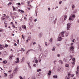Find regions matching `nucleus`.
Returning <instances> with one entry per match:
<instances>
[{
	"label": "nucleus",
	"mask_w": 79,
	"mask_h": 79,
	"mask_svg": "<svg viewBox=\"0 0 79 79\" xmlns=\"http://www.w3.org/2000/svg\"><path fill=\"white\" fill-rule=\"evenodd\" d=\"M76 16H75V15L72 14L70 16L69 18V20H71L72 21H73L74 20V18H75Z\"/></svg>",
	"instance_id": "obj_1"
},
{
	"label": "nucleus",
	"mask_w": 79,
	"mask_h": 79,
	"mask_svg": "<svg viewBox=\"0 0 79 79\" xmlns=\"http://www.w3.org/2000/svg\"><path fill=\"white\" fill-rule=\"evenodd\" d=\"M71 29V23H69L67 24V30H70Z\"/></svg>",
	"instance_id": "obj_2"
},
{
	"label": "nucleus",
	"mask_w": 79,
	"mask_h": 79,
	"mask_svg": "<svg viewBox=\"0 0 79 79\" xmlns=\"http://www.w3.org/2000/svg\"><path fill=\"white\" fill-rule=\"evenodd\" d=\"M74 44L73 43H72L70 44V50H74Z\"/></svg>",
	"instance_id": "obj_3"
},
{
	"label": "nucleus",
	"mask_w": 79,
	"mask_h": 79,
	"mask_svg": "<svg viewBox=\"0 0 79 79\" xmlns=\"http://www.w3.org/2000/svg\"><path fill=\"white\" fill-rule=\"evenodd\" d=\"M65 33H66V31H62L60 32V34H61V35H61L62 37H64V34H65Z\"/></svg>",
	"instance_id": "obj_4"
},
{
	"label": "nucleus",
	"mask_w": 79,
	"mask_h": 79,
	"mask_svg": "<svg viewBox=\"0 0 79 79\" xmlns=\"http://www.w3.org/2000/svg\"><path fill=\"white\" fill-rule=\"evenodd\" d=\"M31 36H29L27 38V40L26 41V42L27 43L28 42H29L30 40H31Z\"/></svg>",
	"instance_id": "obj_5"
},
{
	"label": "nucleus",
	"mask_w": 79,
	"mask_h": 79,
	"mask_svg": "<svg viewBox=\"0 0 79 79\" xmlns=\"http://www.w3.org/2000/svg\"><path fill=\"white\" fill-rule=\"evenodd\" d=\"M16 61H15V63L16 64V63H19V58H16Z\"/></svg>",
	"instance_id": "obj_6"
},
{
	"label": "nucleus",
	"mask_w": 79,
	"mask_h": 79,
	"mask_svg": "<svg viewBox=\"0 0 79 79\" xmlns=\"http://www.w3.org/2000/svg\"><path fill=\"white\" fill-rule=\"evenodd\" d=\"M51 74H52V70H50L48 73V76H50L51 75Z\"/></svg>",
	"instance_id": "obj_7"
},
{
	"label": "nucleus",
	"mask_w": 79,
	"mask_h": 79,
	"mask_svg": "<svg viewBox=\"0 0 79 79\" xmlns=\"http://www.w3.org/2000/svg\"><path fill=\"white\" fill-rule=\"evenodd\" d=\"M63 39V38H61V36H60L57 39V40L58 41H61V40H62Z\"/></svg>",
	"instance_id": "obj_8"
},
{
	"label": "nucleus",
	"mask_w": 79,
	"mask_h": 79,
	"mask_svg": "<svg viewBox=\"0 0 79 79\" xmlns=\"http://www.w3.org/2000/svg\"><path fill=\"white\" fill-rule=\"evenodd\" d=\"M13 74H11L9 76V79H12V78H13Z\"/></svg>",
	"instance_id": "obj_9"
},
{
	"label": "nucleus",
	"mask_w": 79,
	"mask_h": 79,
	"mask_svg": "<svg viewBox=\"0 0 79 79\" xmlns=\"http://www.w3.org/2000/svg\"><path fill=\"white\" fill-rule=\"evenodd\" d=\"M39 38H41L42 36V33H40L39 34Z\"/></svg>",
	"instance_id": "obj_10"
},
{
	"label": "nucleus",
	"mask_w": 79,
	"mask_h": 79,
	"mask_svg": "<svg viewBox=\"0 0 79 79\" xmlns=\"http://www.w3.org/2000/svg\"><path fill=\"white\" fill-rule=\"evenodd\" d=\"M55 48H56V47L55 46H54L53 47V48L52 49V51L54 52L55 50Z\"/></svg>",
	"instance_id": "obj_11"
},
{
	"label": "nucleus",
	"mask_w": 79,
	"mask_h": 79,
	"mask_svg": "<svg viewBox=\"0 0 79 79\" xmlns=\"http://www.w3.org/2000/svg\"><path fill=\"white\" fill-rule=\"evenodd\" d=\"M76 75L78 76L79 75V70H77V71H76Z\"/></svg>",
	"instance_id": "obj_12"
},
{
	"label": "nucleus",
	"mask_w": 79,
	"mask_h": 79,
	"mask_svg": "<svg viewBox=\"0 0 79 79\" xmlns=\"http://www.w3.org/2000/svg\"><path fill=\"white\" fill-rule=\"evenodd\" d=\"M70 52L71 53H74L75 52L74 50H71V49L70 50Z\"/></svg>",
	"instance_id": "obj_13"
},
{
	"label": "nucleus",
	"mask_w": 79,
	"mask_h": 79,
	"mask_svg": "<svg viewBox=\"0 0 79 79\" xmlns=\"http://www.w3.org/2000/svg\"><path fill=\"white\" fill-rule=\"evenodd\" d=\"M22 27L23 28V29H24L26 30V26L24 25H22Z\"/></svg>",
	"instance_id": "obj_14"
},
{
	"label": "nucleus",
	"mask_w": 79,
	"mask_h": 79,
	"mask_svg": "<svg viewBox=\"0 0 79 79\" xmlns=\"http://www.w3.org/2000/svg\"><path fill=\"white\" fill-rule=\"evenodd\" d=\"M37 57H34V60H33L32 62H33V63H34V62H35V61L36 60H37Z\"/></svg>",
	"instance_id": "obj_15"
},
{
	"label": "nucleus",
	"mask_w": 79,
	"mask_h": 79,
	"mask_svg": "<svg viewBox=\"0 0 79 79\" xmlns=\"http://www.w3.org/2000/svg\"><path fill=\"white\" fill-rule=\"evenodd\" d=\"M59 62L60 63V64H63V61L62 60H60L59 61Z\"/></svg>",
	"instance_id": "obj_16"
},
{
	"label": "nucleus",
	"mask_w": 79,
	"mask_h": 79,
	"mask_svg": "<svg viewBox=\"0 0 79 79\" xmlns=\"http://www.w3.org/2000/svg\"><path fill=\"white\" fill-rule=\"evenodd\" d=\"M28 66L29 68L30 69H32V67H31V65H30V64H28Z\"/></svg>",
	"instance_id": "obj_17"
},
{
	"label": "nucleus",
	"mask_w": 79,
	"mask_h": 79,
	"mask_svg": "<svg viewBox=\"0 0 79 79\" xmlns=\"http://www.w3.org/2000/svg\"><path fill=\"white\" fill-rule=\"evenodd\" d=\"M21 51L22 52H24V51H25V50L23 48H22L21 49Z\"/></svg>",
	"instance_id": "obj_18"
},
{
	"label": "nucleus",
	"mask_w": 79,
	"mask_h": 79,
	"mask_svg": "<svg viewBox=\"0 0 79 79\" xmlns=\"http://www.w3.org/2000/svg\"><path fill=\"white\" fill-rule=\"evenodd\" d=\"M53 77L54 78H55V79H57V78L58 77L56 75L53 76Z\"/></svg>",
	"instance_id": "obj_19"
},
{
	"label": "nucleus",
	"mask_w": 79,
	"mask_h": 79,
	"mask_svg": "<svg viewBox=\"0 0 79 79\" xmlns=\"http://www.w3.org/2000/svg\"><path fill=\"white\" fill-rule=\"evenodd\" d=\"M3 29L2 28H0V32H3Z\"/></svg>",
	"instance_id": "obj_20"
},
{
	"label": "nucleus",
	"mask_w": 79,
	"mask_h": 79,
	"mask_svg": "<svg viewBox=\"0 0 79 79\" xmlns=\"http://www.w3.org/2000/svg\"><path fill=\"white\" fill-rule=\"evenodd\" d=\"M12 7L13 8V11H16V8L13 6H12Z\"/></svg>",
	"instance_id": "obj_21"
},
{
	"label": "nucleus",
	"mask_w": 79,
	"mask_h": 79,
	"mask_svg": "<svg viewBox=\"0 0 79 79\" xmlns=\"http://www.w3.org/2000/svg\"><path fill=\"white\" fill-rule=\"evenodd\" d=\"M7 63V61L6 60H4L3 61V63L4 64H6Z\"/></svg>",
	"instance_id": "obj_22"
},
{
	"label": "nucleus",
	"mask_w": 79,
	"mask_h": 79,
	"mask_svg": "<svg viewBox=\"0 0 79 79\" xmlns=\"http://www.w3.org/2000/svg\"><path fill=\"white\" fill-rule=\"evenodd\" d=\"M13 56H10V57H9V59L10 60H11L12 59H13Z\"/></svg>",
	"instance_id": "obj_23"
},
{
	"label": "nucleus",
	"mask_w": 79,
	"mask_h": 79,
	"mask_svg": "<svg viewBox=\"0 0 79 79\" xmlns=\"http://www.w3.org/2000/svg\"><path fill=\"white\" fill-rule=\"evenodd\" d=\"M32 79H35V76H33L32 77Z\"/></svg>",
	"instance_id": "obj_24"
},
{
	"label": "nucleus",
	"mask_w": 79,
	"mask_h": 79,
	"mask_svg": "<svg viewBox=\"0 0 79 79\" xmlns=\"http://www.w3.org/2000/svg\"><path fill=\"white\" fill-rule=\"evenodd\" d=\"M41 71V69H37V72H39V71Z\"/></svg>",
	"instance_id": "obj_25"
},
{
	"label": "nucleus",
	"mask_w": 79,
	"mask_h": 79,
	"mask_svg": "<svg viewBox=\"0 0 79 79\" xmlns=\"http://www.w3.org/2000/svg\"><path fill=\"white\" fill-rule=\"evenodd\" d=\"M67 18V16L65 15L64 16V20H66V19Z\"/></svg>",
	"instance_id": "obj_26"
},
{
	"label": "nucleus",
	"mask_w": 79,
	"mask_h": 79,
	"mask_svg": "<svg viewBox=\"0 0 79 79\" xmlns=\"http://www.w3.org/2000/svg\"><path fill=\"white\" fill-rule=\"evenodd\" d=\"M35 63H36V64L38 63V60H35Z\"/></svg>",
	"instance_id": "obj_27"
},
{
	"label": "nucleus",
	"mask_w": 79,
	"mask_h": 79,
	"mask_svg": "<svg viewBox=\"0 0 79 79\" xmlns=\"http://www.w3.org/2000/svg\"><path fill=\"white\" fill-rule=\"evenodd\" d=\"M72 63L73 65H74L73 66H74V64H75V62H72ZM73 66L72 67V68H73Z\"/></svg>",
	"instance_id": "obj_28"
},
{
	"label": "nucleus",
	"mask_w": 79,
	"mask_h": 79,
	"mask_svg": "<svg viewBox=\"0 0 79 79\" xmlns=\"http://www.w3.org/2000/svg\"><path fill=\"white\" fill-rule=\"evenodd\" d=\"M18 66H16V67L15 68V71H16V70H17V69H18Z\"/></svg>",
	"instance_id": "obj_29"
},
{
	"label": "nucleus",
	"mask_w": 79,
	"mask_h": 79,
	"mask_svg": "<svg viewBox=\"0 0 79 79\" xmlns=\"http://www.w3.org/2000/svg\"><path fill=\"white\" fill-rule=\"evenodd\" d=\"M69 64H66L65 65V67H69Z\"/></svg>",
	"instance_id": "obj_30"
},
{
	"label": "nucleus",
	"mask_w": 79,
	"mask_h": 79,
	"mask_svg": "<svg viewBox=\"0 0 79 79\" xmlns=\"http://www.w3.org/2000/svg\"><path fill=\"white\" fill-rule=\"evenodd\" d=\"M30 26H33V23H32L31 22V23H30Z\"/></svg>",
	"instance_id": "obj_31"
},
{
	"label": "nucleus",
	"mask_w": 79,
	"mask_h": 79,
	"mask_svg": "<svg viewBox=\"0 0 79 79\" xmlns=\"http://www.w3.org/2000/svg\"><path fill=\"white\" fill-rule=\"evenodd\" d=\"M4 74H5V77H7V74L5 73H4Z\"/></svg>",
	"instance_id": "obj_32"
},
{
	"label": "nucleus",
	"mask_w": 79,
	"mask_h": 79,
	"mask_svg": "<svg viewBox=\"0 0 79 79\" xmlns=\"http://www.w3.org/2000/svg\"><path fill=\"white\" fill-rule=\"evenodd\" d=\"M30 49L28 50V51H27V52H26V54H27L29 52H30Z\"/></svg>",
	"instance_id": "obj_33"
},
{
	"label": "nucleus",
	"mask_w": 79,
	"mask_h": 79,
	"mask_svg": "<svg viewBox=\"0 0 79 79\" xmlns=\"http://www.w3.org/2000/svg\"><path fill=\"white\" fill-rule=\"evenodd\" d=\"M40 76V75L38 74L37 76L36 77L38 78H39V77Z\"/></svg>",
	"instance_id": "obj_34"
},
{
	"label": "nucleus",
	"mask_w": 79,
	"mask_h": 79,
	"mask_svg": "<svg viewBox=\"0 0 79 79\" xmlns=\"http://www.w3.org/2000/svg\"><path fill=\"white\" fill-rule=\"evenodd\" d=\"M19 31H21L22 29H21V27H19Z\"/></svg>",
	"instance_id": "obj_35"
},
{
	"label": "nucleus",
	"mask_w": 79,
	"mask_h": 79,
	"mask_svg": "<svg viewBox=\"0 0 79 79\" xmlns=\"http://www.w3.org/2000/svg\"><path fill=\"white\" fill-rule=\"evenodd\" d=\"M52 40H53V39H52V38H51L50 39V40H49V42H52Z\"/></svg>",
	"instance_id": "obj_36"
},
{
	"label": "nucleus",
	"mask_w": 79,
	"mask_h": 79,
	"mask_svg": "<svg viewBox=\"0 0 79 79\" xmlns=\"http://www.w3.org/2000/svg\"><path fill=\"white\" fill-rule=\"evenodd\" d=\"M38 46L39 47V48L40 49H41V47H40V45L38 44Z\"/></svg>",
	"instance_id": "obj_37"
},
{
	"label": "nucleus",
	"mask_w": 79,
	"mask_h": 79,
	"mask_svg": "<svg viewBox=\"0 0 79 79\" xmlns=\"http://www.w3.org/2000/svg\"><path fill=\"white\" fill-rule=\"evenodd\" d=\"M45 44L46 45V46H48V45L47 44V42H45Z\"/></svg>",
	"instance_id": "obj_38"
},
{
	"label": "nucleus",
	"mask_w": 79,
	"mask_h": 79,
	"mask_svg": "<svg viewBox=\"0 0 79 79\" xmlns=\"http://www.w3.org/2000/svg\"><path fill=\"white\" fill-rule=\"evenodd\" d=\"M30 21H32V17L30 18Z\"/></svg>",
	"instance_id": "obj_39"
},
{
	"label": "nucleus",
	"mask_w": 79,
	"mask_h": 79,
	"mask_svg": "<svg viewBox=\"0 0 79 79\" xmlns=\"http://www.w3.org/2000/svg\"><path fill=\"white\" fill-rule=\"evenodd\" d=\"M77 71H79V66H77Z\"/></svg>",
	"instance_id": "obj_40"
},
{
	"label": "nucleus",
	"mask_w": 79,
	"mask_h": 79,
	"mask_svg": "<svg viewBox=\"0 0 79 79\" xmlns=\"http://www.w3.org/2000/svg\"><path fill=\"white\" fill-rule=\"evenodd\" d=\"M33 66H34V67H36V64H34Z\"/></svg>",
	"instance_id": "obj_41"
},
{
	"label": "nucleus",
	"mask_w": 79,
	"mask_h": 79,
	"mask_svg": "<svg viewBox=\"0 0 79 79\" xmlns=\"http://www.w3.org/2000/svg\"><path fill=\"white\" fill-rule=\"evenodd\" d=\"M26 63H27V64H28V65H29V64H30L29 62V61H27Z\"/></svg>",
	"instance_id": "obj_42"
},
{
	"label": "nucleus",
	"mask_w": 79,
	"mask_h": 79,
	"mask_svg": "<svg viewBox=\"0 0 79 79\" xmlns=\"http://www.w3.org/2000/svg\"><path fill=\"white\" fill-rule=\"evenodd\" d=\"M72 61H74V62H75V58H73L72 59Z\"/></svg>",
	"instance_id": "obj_43"
},
{
	"label": "nucleus",
	"mask_w": 79,
	"mask_h": 79,
	"mask_svg": "<svg viewBox=\"0 0 79 79\" xmlns=\"http://www.w3.org/2000/svg\"><path fill=\"white\" fill-rule=\"evenodd\" d=\"M21 61L23 62V61H24V58H23L22 60H21Z\"/></svg>",
	"instance_id": "obj_44"
},
{
	"label": "nucleus",
	"mask_w": 79,
	"mask_h": 79,
	"mask_svg": "<svg viewBox=\"0 0 79 79\" xmlns=\"http://www.w3.org/2000/svg\"><path fill=\"white\" fill-rule=\"evenodd\" d=\"M16 5H21V3L19 2L18 3H17Z\"/></svg>",
	"instance_id": "obj_45"
},
{
	"label": "nucleus",
	"mask_w": 79,
	"mask_h": 79,
	"mask_svg": "<svg viewBox=\"0 0 79 79\" xmlns=\"http://www.w3.org/2000/svg\"><path fill=\"white\" fill-rule=\"evenodd\" d=\"M57 56H58V57H60V54H58L57 55Z\"/></svg>",
	"instance_id": "obj_46"
},
{
	"label": "nucleus",
	"mask_w": 79,
	"mask_h": 79,
	"mask_svg": "<svg viewBox=\"0 0 79 79\" xmlns=\"http://www.w3.org/2000/svg\"><path fill=\"white\" fill-rule=\"evenodd\" d=\"M19 78H20V79H23L24 78H23V77H22L21 76H20L19 77Z\"/></svg>",
	"instance_id": "obj_47"
},
{
	"label": "nucleus",
	"mask_w": 79,
	"mask_h": 79,
	"mask_svg": "<svg viewBox=\"0 0 79 79\" xmlns=\"http://www.w3.org/2000/svg\"><path fill=\"white\" fill-rule=\"evenodd\" d=\"M8 45H7V44H6L5 45V47H8Z\"/></svg>",
	"instance_id": "obj_48"
},
{
	"label": "nucleus",
	"mask_w": 79,
	"mask_h": 79,
	"mask_svg": "<svg viewBox=\"0 0 79 79\" xmlns=\"http://www.w3.org/2000/svg\"><path fill=\"white\" fill-rule=\"evenodd\" d=\"M12 26L13 27H15V25H14V24H12Z\"/></svg>",
	"instance_id": "obj_49"
},
{
	"label": "nucleus",
	"mask_w": 79,
	"mask_h": 79,
	"mask_svg": "<svg viewBox=\"0 0 79 79\" xmlns=\"http://www.w3.org/2000/svg\"><path fill=\"white\" fill-rule=\"evenodd\" d=\"M51 9L50 8L48 7V11H50Z\"/></svg>",
	"instance_id": "obj_50"
},
{
	"label": "nucleus",
	"mask_w": 79,
	"mask_h": 79,
	"mask_svg": "<svg viewBox=\"0 0 79 79\" xmlns=\"http://www.w3.org/2000/svg\"><path fill=\"white\" fill-rule=\"evenodd\" d=\"M72 7L73 8H74V5H72Z\"/></svg>",
	"instance_id": "obj_51"
},
{
	"label": "nucleus",
	"mask_w": 79,
	"mask_h": 79,
	"mask_svg": "<svg viewBox=\"0 0 79 79\" xmlns=\"http://www.w3.org/2000/svg\"><path fill=\"white\" fill-rule=\"evenodd\" d=\"M0 50H2V48H3V47L2 46H0Z\"/></svg>",
	"instance_id": "obj_52"
},
{
	"label": "nucleus",
	"mask_w": 79,
	"mask_h": 79,
	"mask_svg": "<svg viewBox=\"0 0 79 79\" xmlns=\"http://www.w3.org/2000/svg\"><path fill=\"white\" fill-rule=\"evenodd\" d=\"M21 13H24V12L23 10H21Z\"/></svg>",
	"instance_id": "obj_53"
},
{
	"label": "nucleus",
	"mask_w": 79,
	"mask_h": 79,
	"mask_svg": "<svg viewBox=\"0 0 79 79\" xmlns=\"http://www.w3.org/2000/svg\"><path fill=\"white\" fill-rule=\"evenodd\" d=\"M35 13H36V16H37V10L35 11Z\"/></svg>",
	"instance_id": "obj_54"
},
{
	"label": "nucleus",
	"mask_w": 79,
	"mask_h": 79,
	"mask_svg": "<svg viewBox=\"0 0 79 79\" xmlns=\"http://www.w3.org/2000/svg\"><path fill=\"white\" fill-rule=\"evenodd\" d=\"M61 3H62V1H60L59 2V4H61Z\"/></svg>",
	"instance_id": "obj_55"
},
{
	"label": "nucleus",
	"mask_w": 79,
	"mask_h": 79,
	"mask_svg": "<svg viewBox=\"0 0 79 79\" xmlns=\"http://www.w3.org/2000/svg\"><path fill=\"white\" fill-rule=\"evenodd\" d=\"M70 73H68V77H70Z\"/></svg>",
	"instance_id": "obj_56"
},
{
	"label": "nucleus",
	"mask_w": 79,
	"mask_h": 79,
	"mask_svg": "<svg viewBox=\"0 0 79 79\" xmlns=\"http://www.w3.org/2000/svg\"><path fill=\"white\" fill-rule=\"evenodd\" d=\"M56 45L57 46H60V44H57Z\"/></svg>",
	"instance_id": "obj_57"
},
{
	"label": "nucleus",
	"mask_w": 79,
	"mask_h": 79,
	"mask_svg": "<svg viewBox=\"0 0 79 79\" xmlns=\"http://www.w3.org/2000/svg\"><path fill=\"white\" fill-rule=\"evenodd\" d=\"M68 34H69V33H67L65 35L66 37H67V36H68Z\"/></svg>",
	"instance_id": "obj_58"
},
{
	"label": "nucleus",
	"mask_w": 79,
	"mask_h": 79,
	"mask_svg": "<svg viewBox=\"0 0 79 79\" xmlns=\"http://www.w3.org/2000/svg\"><path fill=\"white\" fill-rule=\"evenodd\" d=\"M74 40H75V39H73V40H72V42H74Z\"/></svg>",
	"instance_id": "obj_59"
},
{
	"label": "nucleus",
	"mask_w": 79,
	"mask_h": 79,
	"mask_svg": "<svg viewBox=\"0 0 79 79\" xmlns=\"http://www.w3.org/2000/svg\"><path fill=\"white\" fill-rule=\"evenodd\" d=\"M11 71H12L11 70H10L8 71V73H11Z\"/></svg>",
	"instance_id": "obj_60"
},
{
	"label": "nucleus",
	"mask_w": 79,
	"mask_h": 79,
	"mask_svg": "<svg viewBox=\"0 0 79 79\" xmlns=\"http://www.w3.org/2000/svg\"><path fill=\"white\" fill-rule=\"evenodd\" d=\"M55 62H56V60H55L54 61V63L55 64H56V63H55Z\"/></svg>",
	"instance_id": "obj_61"
},
{
	"label": "nucleus",
	"mask_w": 79,
	"mask_h": 79,
	"mask_svg": "<svg viewBox=\"0 0 79 79\" xmlns=\"http://www.w3.org/2000/svg\"><path fill=\"white\" fill-rule=\"evenodd\" d=\"M14 15L16 16V14H17V13H14Z\"/></svg>",
	"instance_id": "obj_62"
},
{
	"label": "nucleus",
	"mask_w": 79,
	"mask_h": 79,
	"mask_svg": "<svg viewBox=\"0 0 79 79\" xmlns=\"http://www.w3.org/2000/svg\"><path fill=\"white\" fill-rule=\"evenodd\" d=\"M30 51H34V50L32 49H30Z\"/></svg>",
	"instance_id": "obj_63"
},
{
	"label": "nucleus",
	"mask_w": 79,
	"mask_h": 79,
	"mask_svg": "<svg viewBox=\"0 0 79 79\" xmlns=\"http://www.w3.org/2000/svg\"><path fill=\"white\" fill-rule=\"evenodd\" d=\"M40 61H41V59H40L39 60V63H40Z\"/></svg>",
	"instance_id": "obj_64"
}]
</instances>
